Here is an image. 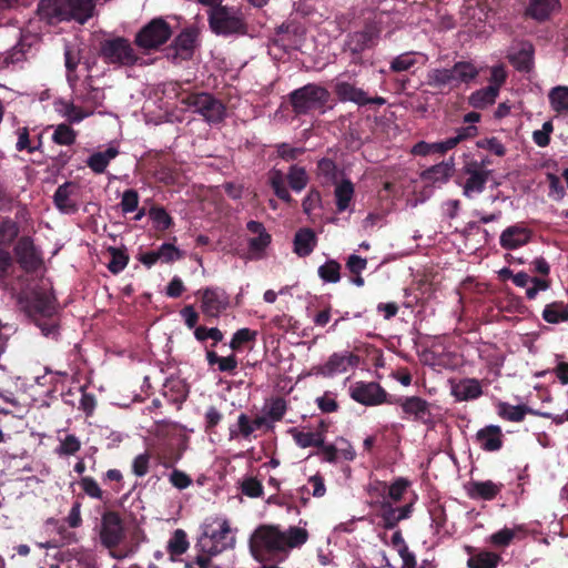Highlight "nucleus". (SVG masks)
Instances as JSON below:
<instances>
[{
    "label": "nucleus",
    "instance_id": "nucleus-51",
    "mask_svg": "<svg viewBox=\"0 0 568 568\" xmlns=\"http://www.w3.org/2000/svg\"><path fill=\"white\" fill-rule=\"evenodd\" d=\"M318 276L327 283H337L341 280V264L335 260H328L318 267Z\"/></svg>",
    "mask_w": 568,
    "mask_h": 568
},
{
    "label": "nucleus",
    "instance_id": "nucleus-40",
    "mask_svg": "<svg viewBox=\"0 0 568 568\" xmlns=\"http://www.w3.org/2000/svg\"><path fill=\"white\" fill-rule=\"evenodd\" d=\"M490 174L491 171L469 174L463 186V194L470 199L474 194L481 193L485 190Z\"/></svg>",
    "mask_w": 568,
    "mask_h": 568
},
{
    "label": "nucleus",
    "instance_id": "nucleus-13",
    "mask_svg": "<svg viewBox=\"0 0 568 568\" xmlns=\"http://www.w3.org/2000/svg\"><path fill=\"white\" fill-rule=\"evenodd\" d=\"M13 253L17 263L26 273H34L42 266L41 252L30 236H21L13 247Z\"/></svg>",
    "mask_w": 568,
    "mask_h": 568
},
{
    "label": "nucleus",
    "instance_id": "nucleus-29",
    "mask_svg": "<svg viewBox=\"0 0 568 568\" xmlns=\"http://www.w3.org/2000/svg\"><path fill=\"white\" fill-rule=\"evenodd\" d=\"M31 311L34 318L57 315L55 297L47 292L36 293L31 303Z\"/></svg>",
    "mask_w": 568,
    "mask_h": 568
},
{
    "label": "nucleus",
    "instance_id": "nucleus-47",
    "mask_svg": "<svg viewBox=\"0 0 568 568\" xmlns=\"http://www.w3.org/2000/svg\"><path fill=\"white\" fill-rule=\"evenodd\" d=\"M417 64V53L415 52H405L397 57H395L389 64V69L392 72L399 73L404 71H409Z\"/></svg>",
    "mask_w": 568,
    "mask_h": 568
},
{
    "label": "nucleus",
    "instance_id": "nucleus-26",
    "mask_svg": "<svg viewBox=\"0 0 568 568\" xmlns=\"http://www.w3.org/2000/svg\"><path fill=\"white\" fill-rule=\"evenodd\" d=\"M452 394L458 402L477 399L483 395L480 382L476 378L460 379L452 388Z\"/></svg>",
    "mask_w": 568,
    "mask_h": 568
},
{
    "label": "nucleus",
    "instance_id": "nucleus-17",
    "mask_svg": "<svg viewBox=\"0 0 568 568\" xmlns=\"http://www.w3.org/2000/svg\"><path fill=\"white\" fill-rule=\"evenodd\" d=\"M229 305V297L219 288H205L202 293L201 310L210 317H217Z\"/></svg>",
    "mask_w": 568,
    "mask_h": 568
},
{
    "label": "nucleus",
    "instance_id": "nucleus-38",
    "mask_svg": "<svg viewBox=\"0 0 568 568\" xmlns=\"http://www.w3.org/2000/svg\"><path fill=\"white\" fill-rule=\"evenodd\" d=\"M288 432L301 448L323 446L325 439L321 432H301L297 428H291Z\"/></svg>",
    "mask_w": 568,
    "mask_h": 568
},
{
    "label": "nucleus",
    "instance_id": "nucleus-9",
    "mask_svg": "<svg viewBox=\"0 0 568 568\" xmlns=\"http://www.w3.org/2000/svg\"><path fill=\"white\" fill-rule=\"evenodd\" d=\"M99 55L104 63L118 67H133L141 60L132 43L124 37L102 40L99 45Z\"/></svg>",
    "mask_w": 568,
    "mask_h": 568
},
{
    "label": "nucleus",
    "instance_id": "nucleus-49",
    "mask_svg": "<svg viewBox=\"0 0 568 568\" xmlns=\"http://www.w3.org/2000/svg\"><path fill=\"white\" fill-rule=\"evenodd\" d=\"M77 140V132L67 123L55 126L52 141L59 145H72Z\"/></svg>",
    "mask_w": 568,
    "mask_h": 568
},
{
    "label": "nucleus",
    "instance_id": "nucleus-30",
    "mask_svg": "<svg viewBox=\"0 0 568 568\" xmlns=\"http://www.w3.org/2000/svg\"><path fill=\"white\" fill-rule=\"evenodd\" d=\"M316 178L323 186H331L338 181V168L336 163L328 158H322L316 164Z\"/></svg>",
    "mask_w": 568,
    "mask_h": 568
},
{
    "label": "nucleus",
    "instance_id": "nucleus-20",
    "mask_svg": "<svg viewBox=\"0 0 568 568\" xmlns=\"http://www.w3.org/2000/svg\"><path fill=\"white\" fill-rule=\"evenodd\" d=\"M359 357L353 353H334L321 368V373L325 376L345 373L348 367L357 366Z\"/></svg>",
    "mask_w": 568,
    "mask_h": 568
},
{
    "label": "nucleus",
    "instance_id": "nucleus-5",
    "mask_svg": "<svg viewBox=\"0 0 568 568\" xmlns=\"http://www.w3.org/2000/svg\"><path fill=\"white\" fill-rule=\"evenodd\" d=\"M234 544L235 538L231 534L229 521L215 518L211 523L205 521L203 524L202 534L195 544V549L199 552L216 556L227 548H232Z\"/></svg>",
    "mask_w": 568,
    "mask_h": 568
},
{
    "label": "nucleus",
    "instance_id": "nucleus-41",
    "mask_svg": "<svg viewBox=\"0 0 568 568\" xmlns=\"http://www.w3.org/2000/svg\"><path fill=\"white\" fill-rule=\"evenodd\" d=\"M500 560V555L488 550H481L468 558L467 566L468 568H497Z\"/></svg>",
    "mask_w": 568,
    "mask_h": 568
},
{
    "label": "nucleus",
    "instance_id": "nucleus-31",
    "mask_svg": "<svg viewBox=\"0 0 568 568\" xmlns=\"http://www.w3.org/2000/svg\"><path fill=\"white\" fill-rule=\"evenodd\" d=\"M187 393L186 385L180 379H166L162 389L164 398L178 407L186 400Z\"/></svg>",
    "mask_w": 568,
    "mask_h": 568
},
{
    "label": "nucleus",
    "instance_id": "nucleus-56",
    "mask_svg": "<svg viewBox=\"0 0 568 568\" xmlns=\"http://www.w3.org/2000/svg\"><path fill=\"white\" fill-rule=\"evenodd\" d=\"M79 485L81 486L83 493L94 499H103V490L99 486L98 481L90 476H84L80 479Z\"/></svg>",
    "mask_w": 568,
    "mask_h": 568
},
{
    "label": "nucleus",
    "instance_id": "nucleus-22",
    "mask_svg": "<svg viewBox=\"0 0 568 568\" xmlns=\"http://www.w3.org/2000/svg\"><path fill=\"white\" fill-rule=\"evenodd\" d=\"M528 536L526 525H515L513 528L504 527L503 529L489 536V542L497 548H506L515 540H523Z\"/></svg>",
    "mask_w": 568,
    "mask_h": 568
},
{
    "label": "nucleus",
    "instance_id": "nucleus-64",
    "mask_svg": "<svg viewBox=\"0 0 568 568\" xmlns=\"http://www.w3.org/2000/svg\"><path fill=\"white\" fill-rule=\"evenodd\" d=\"M150 217L162 226L163 230H168L173 225V220L166 210L162 206H153L149 211Z\"/></svg>",
    "mask_w": 568,
    "mask_h": 568
},
{
    "label": "nucleus",
    "instance_id": "nucleus-60",
    "mask_svg": "<svg viewBox=\"0 0 568 568\" xmlns=\"http://www.w3.org/2000/svg\"><path fill=\"white\" fill-rule=\"evenodd\" d=\"M158 253H159L160 260L163 263H172L176 260H181L184 255L182 251H180L178 247H175L171 243H163L158 248Z\"/></svg>",
    "mask_w": 568,
    "mask_h": 568
},
{
    "label": "nucleus",
    "instance_id": "nucleus-37",
    "mask_svg": "<svg viewBox=\"0 0 568 568\" xmlns=\"http://www.w3.org/2000/svg\"><path fill=\"white\" fill-rule=\"evenodd\" d=\"M497 97V87L488 85L473 92L468 98V104L475 109H485L494 104Z\"/></svg>",
    "mask_w": 568,
    "mask_h": 568
},
{
    "label": "nucleus",
    "instance_id": "nucleus-11",
    "mask_svg": "<svg viewBox=\"0 0 568 568\" xmlns=\"http://www.w3.org/2000/svg\"><path fill=\"white\" fill-rule=\"evenodd\" d=\"M172 36L171 26L163 18H154L135 34L134 43L145 50H156Z\"/></svg>",
    "mask_w": 568,
    "mask_h": 568
},
{
    "label": "nucleus",
    "instance_id": "nucleus-59",
    "mask_svg": "<svg viewBox=\"0 0 568 568\" xmlns=\"http://www.w3.org/2000/svg\"><path fill=\"white\" fill-rule=\"evenodd\" d=\"M242 493L251 498H257L263 495V485L255 477H246L241 484Z\"/></svg>",
    "mask_w": 568,
    "mask_h": 568
},
{
    "label": "nucleus",
    "instance_id": "nucleus-36",
    "mask_svg": "<svg viewBox=\"0 0 568 568\" xmlns=\"http://www.w3.org/2000/svg\"><path fill=\"white\" fill-rule=\"evenodd\" d=\"M498 415L509 422H523L527 414H532L534 410L526 405H511L506 402H500L497 405Z\"/></svg>",
    "mask_w": 568,
    "mask_h": 568
},
{
    "label": "nucleus",
    "instance_id": "nucleus-50",
    "mask_svg": "<svg viewBox=\"0 0 568 568\" xmlns=\"http://www.w3.org/2000/svg\"><path fill=\"white\" fill-rule=\"evenodd\" d=\"M189 548V540L186 532L183 529H176L173 532L172 538L169 541L168 550L170 555L173 556H181L183 555Z\"/></svg>",
    "mask_w": 568,
    "mask_h": 568
},
{
    "label": "nucleus",
    "instance_id": "nucleus-28",
    "mask_svg": "<svg viewBox=\"0 0 568 568\" xmlns=\"http://www.w3.org/2000/svg\"><path fill=\"white\" fill-rule=\"evenodd\" d=\"M93 10V0H67L68 20L84 23L92 17Z\"/></svg>",
    "mask_w": 568,
    "mask_h": 568
},
{
    "label": "nucleus",
    "instance_id": "nucleus-10",
    "mask_svg": "<svg viewBox=\"0 0 568 568\" xmlns=\"http://www.w3.org/2000/svg\"><path fill=\"white\" fill-rule=\"evenodd\" d=\"M181 103L193 108L194 112L201 114L209 123H220L226 116L224 103L207 92L189 93L181 98Z\"/></svg>",
    "mask_w": 568,
    "mask_h": 568
},
{
    "label": "nucleus",
    "instance_id": "nucleus-7",
    "mask_svg": "<svg viewBox=\"0 0 568 568\" xmlns=\"http://www.w3.org/2000/svg\"><path fill=\"white\" fill-rule=\"evenodd\" d=\"M329 99V91L315 83H307L288 94V101L295 115H306L314 111L324 113Z\"/></svg>",
    "mask_w": 568,
    "mask_h": 568
},
{
    "label": "nucleus",
    "instance_id": "nucleus-52",
    "mask_svg": "<svg viewBox=\"0 0 568 568\" xmlns=\"http://www.w3.org/2000/svg\"><path fill=\"white\" fill-rule=\"evenodd\" d=\"M257 332L247 327L237 329L230 342L232 351H240L245 344L255 342Z\"/></svg>",
    "mask_w": 568,
    "mask_h": 568
},
{
    "label": "nucleus",
    "instance_id": "nucleus-62",
    "mask_svg": "<svg viewBox=\"0 0 568 568\" xmlns=\"http://www.w3.org/2000/svg\"><path fill=\"white\" fill-rule=\"evenodd\" d=\"M121 210L123 213H132L139 206V194L134 189L125 190L122 194Z\"/></svg>",
    "mask_w": 568,
    "mask_h": 568
},
{
    "label": "nucleus",
    "instance_id": "nucleus-63",
    "mask_svg": "<svg viewBox=\"0 0 568 568\" xmlns=\"http://www.w3.org/2000/svg\"><path fill=\"white\" fill-rule=\"evenodd\" d=\"M336 395L333 392L326 390L323 396L316 398L317 407L322 413L337 412L339 406L336 402Z\"/></svg>",
    "mask_w": 568,
    "mask_h": 568
},
{
    "label": "nucleus",
    "instance_id": "nucleus-15",
    "mask_svg": "<svg viewBox=\"0 0 568 568\" xmlns=\"http://www.w3.org/2000/svg\"><path fill=\"white\" fill-rule=\"evenodd\" d=\"M334 92L341 102H353L359 106L367 104H376L381 106L386 103L385 98L378 95L369 98L363 89L346 81L336 82Z\"/></svg>",
    "mask_w": 568,
    "mask_h": 568
},
{
    "label": "nucleus",
    "instance_id": "nucleus-8",
    "mask_svg": "<svg viewBox=\"0 0 568 568\" xmlns=\"http://www.w3.org/2000/svg\"><path fill=\"white\" fill-rule=\"evenodd\" d=\"M155 435L162 438L171 437L170 440L161 444L158 456L163 467L173 468L183 457L187 438L182 434H176V426L170 423L158 424Z\"/></svg>",
    "mask_w": 568,
    "mask_h": 568
},
{
    "label": "nucleus",
    "instance_id": "nucleus-35",
    "mask_svg": "<svg viewBox=\"0 0 568 568\" xmlns=\"http://www.w3.org/2000/svg\"><path fill=\"white\" fill-rule=\"evenodd\" d=\"M454 171L453 161L449 162H440L438 164L432 165L422 172L420 178L426 182H446L450 178Z\"/></svg>",
    "mask_w": 568,
    "mask_h": 568
},
{
    "label": "nucleus",
    "instance_id": "nucleus-57",
    "mask_svg": "<svg viewBox=\"0 0 568 568\" xmlns=\"http://www.w3.org/2000/svg\"><path fill=\"white\" fill-rule=\"evenodd\" d=\"M287 410L286 400L282 397H276L272 399L268 409L266 412V416L272 422H280L283 419L285 413Z\"/></svg>",
    "mask_w": 568,
    "mask_h": 568
},
{
    "label": "nucleus",
    "instance_id": "nucleus-61",
    "mask_svg": "<svg viewBox=\"0 0 568 568\" xmlns=\"http://www.w3.org/2000/svg\"><path fill=\"white\" fill-rule=\"evenodd\" d=\"M477 148L488 150L497 156H504L506 154V148L495 136L480 139L476 142Z\"/></svg>",
    "mask_w": 568,
    "mask_h": 568
},
{
    "label": "nucleus",
    "instance_id": "nucleus-19",
    "mask_svg": "<svg viewBox=\"0 0 568 568\" xmlns=\"http://www.w3.org/2000/svg\"><path fill=\"white\" fill-rule=\"evenodd\" d=\"M78 186L73 182H64L59 185L53 194V202L57 209L64 214H74L79 206L74 199Z\"/></svg>",
    "mask_w": 568,
    "mask_h": 568
},
{
    "label": "nucleus",
    "instance_id": "nucleus-33",
    "mask_svg": "<svg viewBox=\"0 0 568 568\" xmlns=\"http://www.w3.org/2000/svg\"><path fill=\"white\" fill-rule=\"evenodd\" d=\"M119 155V150L114 146H109L105 151L92 153L88 160L87 165L95 173H104L110 161Z\"/></svg>",
    "mask_w": 568,
    "mask_h": 568
},
{
    "label": "nucleus",
    "instance_id": "nucleus-32",
    "mask_svg": "<svg viewBox=\"0 0 568 568\" xmlns=\"http://www.w3.org/2000/svg\"><path fill=\"white\" fill-rule=\"evenodd\" d=\"M558 7L559 0H530L526 14L535 20L545 21Z\"/></svg>",
    "mask_w": 568,
    "mask_h": 568
},
{
    "label": "nucleus",
    "instance_id": "nucleus-12",
    "mask_svg": "<svg viewBox=\"0 0 568 568\" xmlns=\"http://www.w3.org/2000/svg\"><path fill=\"white\" fill-rule=\"evenodd\" d=\"M351 398L365 406L389 404L393 396L376 382H356L349 387Z\"/></svg>",
    "mask_w": 568,
    "mask_h": 568
},
{
    "label": "nucleus",
    "instance_id": "nucleus-24",
    "mask_svg": "<svg viewBox=\"0 0 568 568\" xmlns=\"http://www.w3.org/2000/svg\"><path fill=\"white\" fill-rule=\"evenodd\" d=\"M294 253L300 257L311 255L317 245L316 233L310 227H302L294 235Z\"/></svg>",
    "mask_w": 568,
    "mask_h": 568
},
{
    "label": "nucleus",
    "instance_id": "nucleus-18",
    "mask_svg": "<svg viewBox=\"0 0 568 568\" xmlns=\"http://www.w3.org/2000/svg\"><path fill=\"white\" fill-rule=\"evenodd\" d=\"M17 143L16 150L18 152H27L29 154L34 152H42L43 150V132H37L36 128L19 126L16 130Z\"/></svg>",
    "mask_w": 568,
    "mask_h": 568
},
{
    "label": "nucleus",
    "instance_id": "nucleus-58",
    "mask_svg": "<svg viewBox=\"0 0 568 568\" xmlns=\"http://www.w3.org/2000/svg\"><path fill=\"white\" fill-rule=\"evenodd\" d=\"M194 336H195V338L199 342H204L207 338L213 339L214 341L213 346L216 343H220L223 339V337H224V335H223V333H222V331L220 328H217V327L207 328L205 326H197V327H195Z\"/></svg>",
    "mask_w": 568,
    "mask_h": 568
},
{
    "label": "nucleus",
    "instance_id": "nucleus-23",
    "mask_svg": "<svg viewBox=\"0 0 568 568\" xmlns=\"http://www.w3.org/2000/svg\"><path fill=\"white\" fill-rule=\"evenodd\" d=\"M38 13L49 23L68 20L67 0H40Z\"/></svg>",
    "mask_w": 568,
    "mask_h": 568
},
{
    "label": "nucleus",
    "instance_id": "nucleus-27",
    "mask_svg": "<svg viewBox=\"0 0 568 568\" xmlns=\"http://www.w3.org/2000/svg\"><path fill=\"white\" fill-rule=\"evenodd\" d=\"M503 484H496L491 480L470 481L468 485V496L473 499L493 500L501 491Z\"/></svg>",
    "mask_w": 568,
    "mask_h": 568
},
{
    "label": "nucleus",
    "instance_id": "nucleus-55",
    "mask_svg": "<svg viewBox=\"0 0 568 568\" xmlns=\"http://www.w3.org/2000/svg\"><path fill=\"white\" fill-rule=\"evenodd\" d=\"M410 481L404 477L397 478L393 484L388 485L386 495L395 503L403 499L404 494L409 487Z\"/></svg>",
    "mask_w": 568,
    "mask_h": 568
},
{
    "label": "nucleus",
    "instance_id": "nucleus-25",
    "mask_svg": "<svg viewBox=\"0 0 568 568\" xmlns=\"http://www.w3.org/2000/svg\"><path fill=\"white\" fill-rule=\"evenodd\" d=\"M196 34L190 29L183 30L173 41L171 50L174 51L172 54L173 59L189 60L192 58L194 52Z\"/></svg>",
    "mask_w": 568,
    "mask_h": 568
},
{
    "label": "nucleus",
    "instance_id": "nucleus-1",
    "mask_svg": "<svg viewBox=\"0 0 568 568\" xmlns=\"http://www.w3.org/2000/svg\"><path fill=\"white\" fill-rule=\"evenodd\" d=\"M308 536V531L298 526L283 529L281 525L262 524L250 537V552L258 562H282L292 549L306 544Z\"/></svg>",
    "mask_w": 568,
    "mask_h": 568
},
{
    "label": "nucleus",
    "instance_id": "nucleus-2",
    "mask_svg": "<svg viewBox=\"0 0 568 568\" xmlns=\"http://www.w3.org/2000/svg\"><path fill=\"white\" fill-rule=\"evenodd\" d=\"M479 74V69L470 61H457L449 68H434L427 72L426 83L444 93L469 84Z\"/></svg>",
    "mask_w": 568,
    "mask_h": 568
},
{
    "label": "nucleus",
    "instance_id": "nucleus-45",
    "mask_svg": "<svg viewBox=\"0 0 568 568\" xmlns=\"http://www.w3.org/2000/svg\"><path fill=\"white\" fill-rule=\"evenodd\" d=\"M108 253L111 255V260L108 263V270L112 274H119L129 263V255L126 254L125 248L110 246L108 247Z\"/></svg>",
    "mask_w": 568,
    "mask_h": 568
},
{
    "label": "nucleus",
    "instance_id": "nucleus-21",
    "mask_svg": "<svg viewBox=\"0 0 568 568\" xmlns=\"http://www.w3.org/2000/svg\"><path fill=\"white\" fill-rule=\"evenodd\" d=\"M475 440L483 450L497 452L504 445V434L499 426L488 425L477 430Z\"/></svg>",
    "mask_w": 568,
    "mask_h": 568
},
{
    "label": "nucleus",
    "instance_id": "nucleus-6",
    "mask_svg": "<svg viewBox=\"0 0 568 568\" xmlns=\"http://www.w3.org/2000/svg\"><path fill=\"white\" fill-rule=\"evenodd\" d=\"M101 545L110 550V555L115 559H124L134 552V548H115L125 538V528L121 515L115 510H105L101 516V527L99 531Z\"/></svg>",
    "mask_w": 568,
    "mask_h": 568
},
{
    "label": "nucleus",
    "instance_id": "nucleus-16",
    "mask_svg": "<svg viewBox=\"0 0 568 568\" xmlns=\"http://www.w3.org/2000/svg\"><path fill=\"white\" fill-rule=\"evenodd\" d=\"M532 231L524 223H516L506 227L499 237V244L504 250H516L530 242Z\"/></svg>",
    "mask_w": 568,
    "mask_h": 568
},
{
    "label": "nucleus",
    "instance_id": "nucleus-14",
    "mask_svg": "<svg viewBox=\"0 0 568 568\" xmlns=\"http://www.w3.org/2000/svg\"><path fill=\"white\" fill-rule=\"evenodd\" d=\"M390 405H399L403 413L412 417L414 422L425 425L432 424L434 416L432 414V405L419 396L393 397Z\"/></svg>",
    "mask_w": 568,
    "mask_h": 568
},
{
    "label": "nucleus",
    "instance_id": "nucleus-42",
    "mask_svg": "<svg viewBox=\"0 0 568 568\" xmlns=\"http://www.w3.org/2000/svg\"><path fill=\"white\" fill-rule=\"evenodd\" d=\"M542 318L550 324L568 321V305L564 302L547 304L542 311Z\"/></svg>",
    "mask_w": 568,
    "mask_h": 568
},
{
    "label": "nucleus",
    "instance_id": "nucleus-48",
    "mask_svg": "<svg viewBox=\"0 0 568 568\" xmlns=\"http://www.w3.org/2000/svg\"><path fill=\"white\" fill-rule=\"evenodd\" d=\"M154 178L164 185H174L180 182V172L171 165H159L154 171Z\"/></svg>",
    "mask_w": 568,
    "mask_h": 568
},
{
    "label": "nucleus",
    "instance_id": "nucleus-53",
    "mask_svg": "<svg viewBox=\"0 0 568 568\" xmlns=\"http://www.w3.org/2000/svg\"><path fill=\"white\" fill-rule=\"evenodd\" d=\"M382 526L385 529H394L400 521L397 509L389 501L384 500L381 505Z\"/></svg>",
    "mask_w": 568,
    "mask_h": 568
},
{
    "label": "nucleus",
    "instance_id": "nucleus-44",
    "mask_svg": "<svg viewBox=\"0 0 568 568\" xmlns=\"http://www.w3.org/2000/svg\"><path fill=\"white\" fill-rule=\"evenodd\" d=\"M548 98L554 111L557 113L568 112V87L558 85L552 88Z\"/></svg>",
    "mask_w": 568,
    "mask_h": 568
},
{
    "label": "nucleus",
    "instance_id": "nucleus-4",
    "mask_svg": "<svg viewBox=\"0 0 568 568\" xmlns=\"http://www.w3.org/2000/svg\"><path fill=\"white\" fill-rule=\"evenodd\" d=\"M209 26L213 33L222 37L245 36L248 27L244 13L234 7L223 6L222 2L210 4Z\"/></svg>",
    "mask_w": 568,
    "mask_h": 568
},
{
    "label": "nucleus",
    "instance_id": "nucleus-43",
    "mask_svg": "<svg viewBox=\"0 0 568 568\" xmlns=\"http://www.w3.org/2000/svg\"><path fill=\"white\" fill-rule=\"evenodd\" d=\"M19 232V224L14 220L3 217L0 221V247L10 246L18 237Z\"/></svg>",
    "mask_w": 568,
    "mask_h": 568
},
{
    "label": "nucleus",
    "instance_id": "nucleus-54",
    "mask_svg": "<svg viewBox=\"0 0 568 568\" xmlns=\"http://www.w3.org/2000/svg\"><path fill=\"white\" fill-rule=\"evenodd\" d=\"M34 322L44 336L55 337L59 334L57 315L36 317Z\"/></svg>",
    "mask_w": 568,
    "mask_h": 568
},
{
    "label": "nucleus",
    "instance_id": "nucleus-39",
    "mask_svg": "<svg viewBox=\"0 0 568 568\" xmlns=\"http://www.w3.org/2000/svg\"><path fill=\"white\" fill-rule=\"evenodd\" d=\"M77 97L91 109L102 105V102L105 99L103 90L93 87L91 84V80L83 82V91H81Z\"/></svg>",
    "mask_w": 568,
    "mask_h": 568
},
{
    "label": "nucleus",
    "instance_id": "nucleus-3",
    "mask_svg": "<svg viewBox=\"0 0 568 568\" xmlns=\"http://www.w3.org/2000/svg\"><path fill=\"white\" fill-rule=\"evenodd\" d=\"M383 32V21L377 17L364 21L361 30L348 32L343 44V52L349 54L351 63L364 64V53L377 47Z\"/></svg>",
    "mask_w": 568,
    "mask_h": 568
},
{
    "label": "nucleus",
    "instance_id": "nucleus-46",
    "mask_svg": "<svg viewBox=\"0 0 568 568\" xmlns=\"http://www.w3.org/2000/svg\"><path fill=\"white\" fill-rule=\"evenodd\" d=\"M287 181L293 191L301 192L304 190L308 182L305 168L292 165L287 173Z\"/></svg>",
    "mask_w": 568,
    "mask_h": 568
},
{
    "label": "nucleus",
    "instance_id": "nucleus-34",
    "mask_svg": "<svg viewBox=\"0 0 568 568\" xmlns=\"http://www.w3.org/2000/svg\"><path fill=\"white\" fill-rule=\"evenodd\" d=\"M334 185L336 209L339 213H342L348 209L351 201L353 200L355 193L354 184L351 180L344 179L339 183L337 182Z\"/></svg>",
    "mask_w": 568,
    "mask_h": 568
}]
</instances>
